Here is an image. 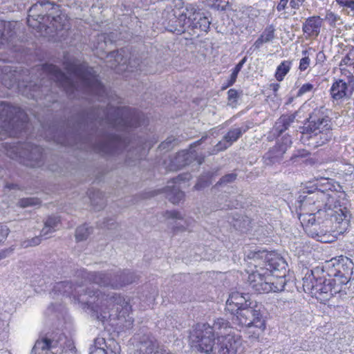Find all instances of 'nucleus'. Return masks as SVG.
Listing matches in <instances>:
<instances>
[{"mask_svg": "<svg viewBox=\"0 0 354 354\" xmlns=\"http://www.w3.org/2000/svg\"><path fill=\"white\" fill-rule=\"evenodd\" d=\"M86 288L87 291L84 294L85 288L80 285L74 286L69 281H60L55 284L53 292L55 294H61L66 297H73L79 303L84 305V308L90 309L96 318L104 322L108 317H113L118 320V325L123 330L131 328L133 323L132 317L129 315L131 306L129 299H124L116 294H102L98 290H94L93 287Z\"/></svg>", "mask_w": 354, "mask_h": 354, "instance_id": "nucleus-1", "label": "nucleus"}, {"mask_svg": "<svg viewBox=\"0 0 354 354\" xmlns=\"http://www.w3.org/2000/svg\"><path fill=\"white\" fill-rule=\"evenodd\" d=\"M321 185H316V191H308V195L300 196L299 219L303 225L316 226V221L323 215L330 216L331 221L335 222L337 234H343L349 225V215L346 208L338 207L335 201L337 194L331 189L332 185L328 179H324Z\"/></svg>", "mask_w": 354, "mask_h": 354, "instance_id": "nucleus-2", "label": "nucleus"}, {"mask_svg": "<svg viewBox=\"0 0 354 354\" xmlns=\"http://www.w3.org/2000/svg\"><path fill=\"white\" fill-rule=\"evenodd\" d=\"M189 337L192 347L206 353L235 354L240 346L239 338L223 318L215 319L212 325L196 324Z\"/></svg>", "mask_w": 354, "mask_h": 354, "instance_id": "nucleus-3", "label": "nucleus"}, {"mask_svg": "<svg viewBox=\"0 0 354 354\" xmlns=\"http://www.w3.org/2000/svg\"><path fill=\"white\" fill-rule=\"evenodd\" d=\"M41 69L49 79L63 88L69 95L79 89L95 95H100L105 91L104 86L91 72L93 70L84 64L77 66L73 64L68 66L67 75L53 64L44 65Z\"/></svg>", "mask_w": 354, "mask_h": 354, "instance_id": "nucleus-4", "label": "nucleus"}, {"mask_svg": "<svg viewBox=\"0 0 354 354\" xmlns=\"http://www.w3.org/2000/svg\"><path fill=\"white\" fill-rule=\"evenodd\" d=\"M303 288L322 303H325L334 295L341 293L343 286L333 278L328 277L322 268L308 271L303 278Z\"/></svg>", "mask_w": 354, "mask_h": 354, "instance_id": "nucleus-5", "label": "nucleus"}, {"mask_svg": "<svg viewBox=\"0 0 354 354\" xmlns=\"http://www.w3.org/2000/svg\"><path fill=\"white\" fill-rule=\"evenodd\" d=\"M254 268L255 270H252L248 279V285L252 291L257 293H269L281 292L284 289L286 283L285 272L283 276H278L274 272L279 270L262 267L260 265H254Z\"/></svg>", "mask_w": 354, "mask_h": 354, "instance_id": "nucleus-6", "label": "nucleus"}, {"mask_svg": "<svg viewBox=\"0 0 354 354\" xmlns=\"http://www.w3.org/2000/svg\"><path fill=\"white\" fill-rule=\"evenodd\" d=\"M232 323L239 330H245L249 337L258 339L266 329V322L257 306L251 305L233 314Z\"/></svg>", "mask_w": 354, "mask_h": 354, "instance_id": "nucleus-7", "label": "nucleus"}, {"mask_svg": "<svg viewBox=\"0 0 354 354\" xmlns=\"http://www.w3.org/2000/svg\"><path fill=\"white\" fill-rule=\"evenodd\" d=\"M331 122L328 115L319 109H315L310 115L308 124L306 127V133L311 138L319 140L315 141L316 146H321L331 138Z\"/></svg>", "mask_w": 354, "mask_h": 354, "instance_id": "nucleus-8", "label": "nucleus"}, {"mask_svg": "<svg viewBox=\"0 0 354 354\" xmlns=\"http://www.w3.org/2000/svg\"><path fill=\"white\" fill-rule=\"evenodd\" d=\"M34 354H75L73 342L64 335L57 339L43 337L38 339L32 348Z\"/></svg>", "mask_w": 354, "mask_h": 354, "instance_id": "nucleus-9", "label": "nucleus"}, {"mask_svg": "<svg viewBox=\"0 0 354 354\" xmlns=\"http://www.w3.org/2000/svg\"><path fill=\"white\" fill-rule=\"evenodd\" d=\"M353 268L351 259L340 256L326 261L322 269L328 277L333 278L344 287L349 281Z\"/></svg>", "mask_w": 354, "mask_h": 354, "instance_id": "nucleus-10", "label": "nucleus"}, {"mask_svg": "<svg viewBox=\"0 0 354 354\" xmlns=\"http://www.w3.org/2000/svg\"><path fill=\"white\" fill-rule=\"evenodd\" d=\"M111 274L102 272H92L87 274L90 282L98 285L100 287L110 286L113 288H119L134 281V278L129 271L120 272L114 275V279H111Z\"/></svg>", "mask_w": 354, "mask_h": 354, "instance_id": "nucleus-11", "label": "nucleus"}, {"mask_svg": "<svg viewBox=\"0 0 354 354\" xmlns=\"http://www.w3.org/2000/svg\"><path fill=\"white\" fill-rule=\"evenodd\" d=\"M178 21L183 28H199L204 32L207 31L210 25L209 19L193 5L186 7L185 11L179 15Z\"/></svg>", "mask_w": 354, "mask_h": 354, "instance_id": "nucleus-12", "label": "nucleus"}, {"mask_svg": "<svg viewBox=\"0 0 354 354\" xmlns=\"http://www.w3.org/2000/svg\"><path fill=\"white\" fill-rule=\"evenodd\" d=\"M246 258L251 261L249 263L253 265H260L262 267H270L274 270H286L287 263L286 261L275 254L268 253L266 250H250Z\"/></svg>", "mask_w": 354, "mask_h": 354, "instance_id": "nucleus-13", "label": "nucleus"}, {"mask_svg": "<svg viewBox=\"0 0 354 354\" xmlns=\"http://www.w3.org/2000/svg\"><path fill=\"white\" fill-rule=\"evenodd\" d=\"M52 6V10L55 9V5H52L48 1L37 2L32 5L28 11V25L33 28L40 27L44 20V12L47 11V6Z\"/></svg>", "mask_w": 354, "mask_h": 354, "instance_id": "nucleus-14", "label": "nucleus"}, {"mask_svg": "<svg viewBox=\"0 0 354 354\" xmlns=\"http://www.w3.org/2000/svg\"><path fill=\"white\" fill-rule=\"evenodd\" d=\"M354 91V82L348 77L347 80H336L330 88L332 97L336 100L349 98Z\"/></svg>", "mask_w": 354, "mask_h": 354, "instance_id": "nucleus-15", "label": "nucleus"}, {"mask_svg": "<svg viewBox=\"0 0 354 354\" xmlns=\"http://www.w3.org/2000/svg\"><path fill=\"white\" fill-rule=\"evenodd\" d=\"M292 145V140L289 136H284L281 138V142H278L273 148H272L264 156L265 162L273 164L279 161L283 154Z\"/></svg>", "mask_w": 354, "mask_h": 354, "instance_id": "nucleus-16", "label": "nucleus"}, {"mask_svg": "<svg viewBox=\"0 0 354 354\" xmlns=\"http://www.w3.org/2000/svg\"><path fill=\"white\" fill-rule=\"evenodd\" d=\"M252 305L248 299V295L240 293L239 292H232L226 301L225 309L232 314L240 310L246 306Z\"/></svg>", "mask_w": 354, "mask_h": 354, "instance_id": "nucleus-17", "label": "nucleus"}, {"mask_svg": "<svg viewBox=\"0 0 354 354\" xmlns=\"http://www.w3.org/2000/svg\"><path fill=\"white\" fill-rule=\"evenodd\" d=\"M17 157L22 158L27 160H35V162L34 163L24 162L27 165L35 167L38 164L37 162L41 157V150L38 146L26 145L25 147L21 148L20 151H17L16 156L15 157L12 156V158Z\"/></svg>", "mask_w": 354, "mask_h": 354, "instance_id": "nucleus-18", "label": "nucleus"}, {"mask_svg": "<svg viewBox=\"0 0 354 354\" xmlns=\"http://www.w3.org/2000/svg\"><path fill=\"white\" fill-rule=\"evenodd\" d=\"M165 217L167 223L171 225L174 230H188L191 223V220L185 219L179 212L176 210L167 211Z\"/></svg>", "mask_w": 354, "mask_h": 354, "instance_id": "nucleus-19", "label": "nucleus"}, {"mask_svg": "<svg viewBox=\"0 0 354 354\" xmlns=\"http://www.w3.org/2000/svg\"><path fill=\"white\" fill-rule=\"evenodd\" d=\"M323 19L319 16H313L306 19L302 25V30L308 38H315L320 32Z\"/></svg>", "mask_w": 354, "mask_h": 354, "instance_id": "nucleus-20", "label": "nucleus"}, {"mask_svg": "<svg viewBox=\"0 0 354 354\" xmlns=\"http://www.w3.org/2000/svg\"><path fill=\"white\" fill-rule=\"evenodd\" d=\"M246 131V128L236 127L232 129L216 146V151H219L228 148L232 144L236 141L242 134Z\"/></svg>", "mask_w": 354, "mask_h": 354, "instance_id": "nucleus-21", "label": "nucleus"}, {"mask_svg": "<svg viewBox=\"0 0 354 354\" xmlns=\"http://www.w3.org/2000/svg\"><path fill=\"white\" fill-rule=\"evenodd\" d=\"M156 348V342L151 338L142 341L138 345V350L134 354H171L166 350L160 348Z\"/></svg>", "mask_w": 354, "mask_h": 354, "instance_id": "nucleus-22", "label": "nucleus"}, {"mask_svg": "<svg viewBox=\"0 0 354 354\" xmlns=\"http://www.w3.org/2000/svg\"><path fill=\"white\" fill-rule=\"evenodd\" d=\"M180 179L181 177L178 176L173 183L175 185L172 186L167 185L166 187L167 198L174 204L178 203L184 197V193L180 190L179 186L176 185Z\"/></svg>", "mask_w": 354, "mask_h": 354, "instance_id": "nucleus-23", "label": "nucleus"}, {"mask_svg": "<svg viewBox=\"0 0 354 354\" xmlns=\"http://www.w3.org/2000/svg\"><path fill=\"white\" fill-rule=\"evenodd\" d=\"M275 28L274 26H268L262 32L260 37L255 41L254 46L259 48L263 44L271 42L275 37Z\"/></svg>", "mask_w": 354, "mask_h": 354, "instance_id": "nucleus-24", "label": "nucleus"}, {"mask_svg": "<svg viewBox=\"0 0 354 354\" xmlns=\"http://www.w3.org/2000/svg\"><path fill=\"white\" fill-rule=\"evenodd\" d=\"M123 50L113 51L106 56V62L109 66L115 68L118 66L126 64L127 59L124 58Z\"/></svg>", "mask_w": 354, "mask_h": 354, "instance_id": "nucleus-25", "label": "nucleus"}, {"mask_svg": "<svg viewBox=\"0 0 354 354\" xmlns=\"http://www.w3.org/2000/svg\"><path fill=\"white\" fill-rule=\"evenodd\" d=\"M59 218L57 216H50L44 223V227L41 231L40 236L47 239L50 234L55 232L59 224Z\"/></svg>", "mask_w": 354, "mask_h": 354, "instance_id": "nucleus-26", "label": "nucleus"}, {"mask_svg": "<svg viewBox=\"0 0 354 354\" xmlns=\"http://www.w3.org/2000/svg\"><path fill=\"white\" fill-rule=\"evenodd\" d=\"M50 23L57 31L68 28V20L67 19V16L62 13L57 16L52 17Z\"/></svg>", "mask_w": 354, "mask_h": 354, "instance_id": "nucleus-27", "label": "nucleus"}, {"mask_svg": "<svg viewBox=\"0 0 354 354\" xmlns=\"http://www.w3.org/2000/svg\"><path fill=\"white\" fill-rule=\"evenodd\" d=\"M295 118V116L294 115H282L276 122V129L279 133H282L293 122Z\"/></svg>", "mask_w": 354, "mask_h": 354, "instance_id": "nucleus-28", "label": "nucleus"}, {"mask_svg": "<svg viewBox=\"0 0 354 354\" xmlns=\"http://www.w3.org/2000/svg\"><path fill=\"white\" fill-rule=\"evenodd\" d=\"M291 62L288 60L283 61L277 68L275 77L279 82H281L291 68Z\"/></svg>", "mask_w": 354, "mask_h": 354, "instance_id": "nucleus-29", "label": "nucleus"}, {"mask_svg": "<svg viewBox=\"0 0 354 354\" xmlns=\"http://www.w3.org/2000/svg\"><path fill=\"white\" fill-rule=\"evenodd\" d=\"M324 20H325L332 28H336L337 26L343 24V21L341 17L338 14L330 10L326 12Z\"/></svg>", "mask_w": 354, "mask_h": 354, "instance_id": "nucleus-30", "label": "nucleus"}, {"mask_svg": "<svg viewBox=\"0 0 354 354\" xmlns=\"http://www.w3.org/2000/svg\"><path fill=\"white\" fill-rule=\"evenodd\" d=\"M190 153H192V151L187 150L178 153L174 160V164L177 167H183L189 163L188 158L190 156Z\"/></svg>", "mask_w": 354, "mask_h": 354, "instance_id": "nucleus-31", "label": "nucleus"}, {"mask_svg": "<svg viewBox=\"0 0 354 354\" xmlns=\"http://www.w3.org/2000/svg\"><path fill=\"white\" fill-rule=\"evenodd\" d=\"M311 236L317 239L318 241L322 243H331L333 242L336 239V236L329 232H325L323 234H319V233H312Z\"/></svg>", "mask_w": 354, "mask_h": 354, "instance_id": "nucleus-32", "label": "nucleus"}, {"mask_svg": "<svg viewBox=\"0 0 354 354\" xmlns=\"http://www.w3.org/2000/svg\"><path fill=\"white\" fill-rule=\"evenodd\" d=\"M91 232V229L87 225L80 226L76 230L75 237L79 241L86 239Z\"/></svg>", "mask_w": 354, "mask_h": 354, "instance_id": "nucleus-33", "label": "nucleus"}, {"mask_svg": "<svg viewBox=\"0 0 354 354\" xmlns=\"http://www.w3.org/2000/svg\"><path fill=\"white\" fill-rule=\"evenodd\" d=\"M132 118H129V117L125 118H119L115 119L114 121L111 122V124L114 127H121L124 128L127 127H134V124L132 123ZM136 125H135L136 127Z\"/></svg>", "mask_w": 354, "mask_h": 354, "instance_id": "nucleus-34", "label": "nucleus"}, {"mask_svg": "<svg viewBox=\"0 0 354 354\" xmlns=\"http://www.w3.org/2000/svg\"><path fill=\"white\" fill-rule=\"evenodd\" d=\"M247 58L245 57L243 58L234 67L233 69L232 74L230 75V79L228 83V86L232 85L236 80L237 76L241 68H243L244 64L245 63Z\"/></svg>", "mask_w": 354, "mask_h": 354, "instance_id": "nucleus-35", "label": "nucleus"}, {"mask_svg": "<svg viewBox=\"0 0 354 354\" xmlns=\"http://www.w3.org/2000/svg\"><path fill=\"white\" fill-rule=\"evenodd\" d=\"M39 203L40 201L35 198H22L19 202V205L22 207L35 206L39 205Z\"/></svg>", "mask_w": 354, "mask_h": 354, "instance_id": "nucleus-36", "label": "nucleus"}, {"mask_svg": "<svg viewBox=\"0 0 354 354\" xmlns=\"http://www.w3.org/2000/svg\"><path fill=\"white\" fill-rule=\"evenodd\" d=\"M304 57L300 59L299 68L301 71H304L308 68L310 65V59L308 55V51L304 50L302 52Z\"/></svg>", "mask_w": 354, "mask_h": 354, "instance_id": "nucleus-37", "label": "nucleus"}, {"mask_svg": "<svg viewBox=\"0 0 354 354\" xmlns=\"http://www.w3.org/2000/svg\"><path fill=\"white\" fill-rule=\"evenodd\" d=\"M208 6L216 8L217 9H223L226 4L228 3V0H203Z\"/></svg>", "mask_w": 354, "mask_h": 354, "instance_id": "nucleus-38", "label": "nucleus"}, {"mask_svg": "<svg viewBox=\"0 0 354 354\" xmlns=\"http://www.w3.org/2000/svg\"><path fill=\"white\" fill-rule=\"evenodd\" d=\"M314 91V85L310 83L303 84L299 89L297 96L300 97L304 95L312 93Z\"/></svg>", "mask_w": 354, "mask_h": 354, "instance_id": "nucleus-39", "label": "nucleus"}, {"mask_svg": "<svg viewBox=\"0 0 354 354\" xmlns=\"http://www.w3.org/2000/svg\"><path fill=\"white\" fill-rule=\"evenodd\" d=\"M10 109V106L8 104L1 102L0 103V118L1 120L3 119V120H7L8 119H10V117L8 115V111Z\"/></svg>", "mask_w": 354, "mask_h": 354, "instance_id": "nucleus-40", "label": "nucleus"}, {"mask_svg": "<svg viewBox=\"0 0 354 354\" xmlns=\"http://www.w3.org/2000/svg\"><path fill=\"white\" fill-rule=\"evenodd\" d=\"M41 239L39 237L36 236L32 238L30 240H28L26 241H24L23 243V246L25 248L29 247V246H35L40 243Z\"/></svg>", "mask_w": 354, "mask_h": 354, "instance_id": "nucleus-41", "label": "nucleus"}, {"mask_svg": "<svg viewBox=\"0 0 354 354\" xmlns=\"http://www.w3.org/2000/svg\"><path fill=\"white\" fill-rule=\"evenodd\" d=\"M9 234V229L6 225H0V243L6 240Z\"/></svg>", "mask_w": 354, "mask_h": 354, "instance_id": "nucleus-42", "label": "nucleus"}, {"mask_svg": "<svg viewBox=\"0 0 354 354\" xmlns=\"http://www.w3.org/2000/svg\"><path fill=\"white\" fill-rule=\"evenodd\" d=\"M236 175L234 174H230L225 175L221 179L219 184L222 185V184H225L227 183H231L236 179Z\"/></svg>", "mask_w": 354, "mask_h": 354, "instance_id": "nucleus-43", "label": "nucleus"}, {"mask_svg": "<svg viewBox=\"0 0 354 354\" xmlns=\"http://www.w3.org/2000/svg\"><path fill=\"white\" fill-rule=\"evenodd\" d=\"M103 345H106V342L104 338L97 337L95 339V346L98 349L102 350L105 353L107 351V350H106L104 347L102 346Z\"/></svg>", "mask_w": 354, "mask_h": 354, "instance_id": "nucleus-44", "label": "nucleus"}, {"mask_svg": "<svg viewBox=\"0 0 354 354\" xmlns=\"http://www.w3.org/2000/svg\"><path fill=\"white\" fill-rule=\"evenodd\" d=\"M174 141H175L174 138H168L165 142H162L159 147L162 149H169Z\"/></svg>", "mask_w": 354, "mask_h": 354, "instance_id": "nucleus-45", "label": "nucleus"}, {"mask_svg": "<svg viewBox=\"0 0 354 354\" xmlns=\"http://www.w3.org/2000/svg\"><path fill=\"white\" fill-rule=\"evenodd\" d=\"M346 8L349 9L347 14L350 16L354 17V0H349Z\"/></svg>", "mask_w": 354, "mask_h": 354, "instance_id": "nucleus-46", "label": "nucleus"}, {"mask_svg": "<svg viewBox=\"0 0 354 354\" xmlns=\"http://www.w3.org/2000/svg\"><path fill=\"white\" fill-rule=\"evenodd\" d=\"M12 252V249H7L0 252V261L8 257Z\"/></svg>", "mask_w": 354, "mask_h": 354, "instance_id": "nucleus-47", "label": "nucleus"}, {"mask_svg": "<svg viewBox=\"0 0 354 354\" xmlns=\"http://www.w3.org/2000/svg\"><path fill=\"white\" fill-rule=\"evenodd\" d=\"M288 0H280L279 4L277 6V9L278 11H281L285 9Z\"/></svg>", "mask_w": 354, "mask_h": 354, "instance_id": "nucleus-48", "label": "nucleus"}, {"mask_svg": "<svg viewBox=\"0 0 354 354\" xmlns=\"http://www.w3.org/2000/svg\"><path fill=\"white\" fill-rule=\"evenodd\" d=\"M303 1L299 0H290V5L294 9H298Z\"/></svg>", "mask_w": 354, "mask_h": 354, "instance_id": "nucleus-49", "label": "nucleus"}, {"mask_svg": "<svg viewBox=\"0 0 354 354\" xmlns=\"http://www.w3.org/2000/svg\"><path fill=\"white\" fill-rule=\"evenodd\" d=\"M238 96V93L234 89H230L228 91V97L230 100H235Z\"/></svg>", "mask_w": 354, "mask_h": 354, "instance_id": "nucleus-50", "label": "nucleus"}, {"mask_svg": "<svg viewBox=\"0 0 354 354\" xmlns=\"http://www.w3.org/2000/svg\"><path fill=\"white\" fill-rule=\"evenodd\" d=\"M335 1L339 6L346 8L349 0H335Z\"/></svg>", "mask_w": 354, "mask_h": 354, "instance_id": "nucleus-51", "label": "nucleus"}, {"mask_svg": "<svg viewBox=\"0 0 354 354\" xmlns=\"http://www.w3.org/2000/svg\"><path fill=\"white\" fill-rule=\"evenodd\" d=\"M129 109H127V108L118 109H117V113L118 115L119 114H122V115L129 114Z\"/></svg>", "mask_w": 354, "mask_h": 354, "instance_id": "nucleus-52", "label": "nucleus"}, {"mask_svg": "<svg viewBox=\"0 0 354 354\" xmlns=\"http://www.w3.org/2000/svg\"><path fill=\"white\" fill-rule=\"evenodd\" d=\"M325 232L326 231H324V230H321L320 232H317L316 226H315V227L313 228V230H310L308 232V233L311 236L312 233H319V234H324Z\"/></svg>", "mask_w": 354, "mask_h": 354, "instance_id": "nucleus-53", "label": "nucleus"}, {"mask_svg": "<svg viewBox=\"0 0 354 354\" xmlns=\"http://www.w3.org/2000/svg\"><path fill=\"white\" fill-rule=\"evenodd\" d=\"M326 216H328V217H330V216H328V215L324 216V215H323V216H322V218L319 220V223H323V221H320V220H322L323 217H326ZM330 223H333V228L335 229V230H334L333 232H337V230H336V228H335V225H335V221L333 220V221H331V220L330 219Z\"/></svg>", "mask_w": 354, "mask_h": 354, "instance_id": "nucleus-54", "label": "nucleus"}, {"mask_svg": "<svg viewBox=\"0 0 354 354\" xmlns=\"http://www.w3.org/2000/svg\"><path fill=\"white\" fill-rule=\"evenodd\" d=\"M118 345H114V351H113L112 349L110 351V353H109V351H106L104 353L105 354H118L117 352H118Z\"/></svg>", "mask_w": 354, "mask_h": 354, "instance_id": "nucleus-55", "label": "nucleus"}, {"mask_svg": "<svg viewBox=\"0 0 354 354\" xmlns=\"http://www.w3.org/2000/svg\"><path fill=\"white\" fill-rule=\"evenodd\" d=\"M270 87L274 91V92H277L279 88V84H270Z\"/></svg>", "mask_w": 354, "mask_h": 354, "instance_id": "nucleus-56", "label": "nucleus"}, {"mask_svg": "<svg viewBox=\"0 0 354 354\" xmlns=\"http://www.w3.org/2000/svg\"><path fill=\"white\" fill-rule=\"evenodd\" d=\"M4 36V34L3 33H1L0 34V46L1 44H3V42H2V40H3V37Z\"/></svg>", "mask_w": 354, "mask_h": 354, "instance_id": "nucleus-57", "label": "nucleus"}, {"mask_svg": "<svg viewBox=\"0 0 354 354\" xmlns=\"http://www.w3.org/2000/svg\"><path fill=\"white\" fill-rule=\"evenodd\" d=\"M3 326H4V323H3V320L0 318V329L1 328H3Z\"/></svg>", "mask_w": 354, "mask_h": 354, "instance_id": "nucleus-58", "label": "nucleus"}, {"mask_svg": "<svg viewBox=\"0 0 354 354\" xmlns=\"http://www.w3.org/2000/svg\"><path fill=\"white\" fill-rule=\"evenodd\" d=\"M201 141V140H198L197 142H194V146H196V145H197L200 144Z\"/></svg>", "mask_w": 354, "mask_h": 354, "instance_id": "nucleus-59", "label": "nucleus"}, {"mask_svg": "<svg viewBox=\"0 0 354 354\" xmlns=\"http://www.w3.org/2000/svg\"><path fill=\"white\" fill-rule=\"evenodd\" d=\"M196 187L197 189H198L199 187H200L199 184H196Z\"/></svg>", "mask_w": 354, "mask_h": 354, "instance_id": "nucleus-60", "label": "nucleus"}, {"mask_svg": "<svg viewBox=\"0 0 354 354\" xmlns=\"http://www.w3.org/2000/svg\"><path fill=\"white\" fill-rule=\"evenodd\" d=\"M48 17H50V16L52 15V12H50V13H49V14H48Z\"/></svg>", "mask_w": 354, "mask_h": 354, "instance_id": "nucleus-61", "label": "nucleus"}, {"mask_svg": "<svg viewBox=\"0 0 354 354\" xmlns=\"http://www.w3.org/2000/svg\"><path fill=\"white\" fill-rule=\"evenodd\" d=\"M299 1H303V2H304V0H299Z\"/></svg>", "mask_w": 354, "mask_h": 354, "instance_id": "nucleus-62", "label": "nucleus"}]
</instances>
